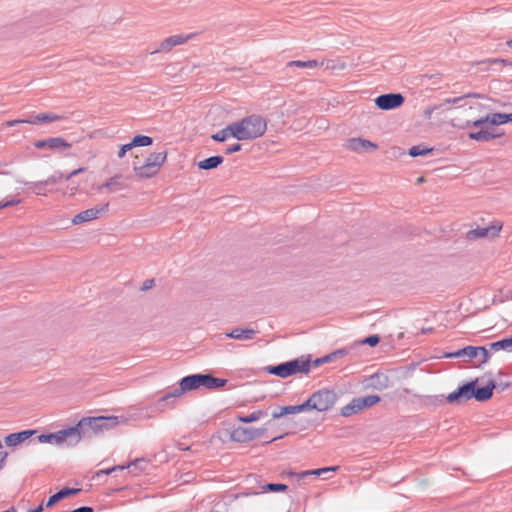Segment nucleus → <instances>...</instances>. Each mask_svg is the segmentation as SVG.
<instances>
[{
	"label": "nucleus",
	"instance_id": "b1692460",
	"mask_svg": "<svg viewBox=\"0 0 512 512\" xmlns=\"http://www.w3.org/2000/svg\"><path fill=\"white\" fill-rule=\"evenodd\" d=\"M230 137L235 138V130L232 123L211 136L213 140L218 142H224Z\"/></svg>",
	"mask_w": 512,
	"mask_h": 512
},
{
	"label": "nucleus",
	"instance_id": "dca6fc26",
	"mask_svg": "<svg viewBox=\"0 0 512 512\" xmlns=\"http://www.w3.org/2000/svg\"><path fill=\"white\" fill-rule=\"evenodd\" d=\"M502 229V224L499 222L493 223L492 225L485 228H476L468 232L469 238H485V237H496L499 235Z\"/></svg>",
	"mask_w": 512,
	"mask_h": 512
},
{
	"label": "nucleus",
	"instance_id": "37998d69",
	"mask_svg": "<svg viewBox=\"0 0 512 512\" xmlns=\"http://www.w3.org/2000/svg\"><path fill=\"white\" fill-rule=\"evenodd\" d=\"M34 146L38 149H48L49 148V138L44 139V140L35 141Z\"/></svg>",
	"mask_w": 512,
	"mask_h": 512
},
{
	"label": "nucleus",
	"instance_id": "a211bd4d",
	"mask_svg": "<svg viewBox=\"0 0 512 512\" xmlns=\"http://www.w3.org/2000/svg\"><path fill=\"white\" fill-rule=\"evenodd\" d=\"M36 433V430H25L18 433H11L7 435L4 439V442L7 446H17L25 440L29 439L32 435Z\"/></svg>",
	"mask_w": 512,
	"mask_h": 512
},
{
	"label": "nucleus",
	"instance_id": "f257e3e1",
	"mask_svg": "<svg viewBox=\"0 0 512 512\" xmlns=\"http://www.w3.org/2000/svg\"><path fill=\"white\" fill-rule=\"evenodd\" d=\"M235 138L239 141H249L262 137L267 130V121L259 114H252L233 122Z\"/></svg>",
	"mask_w": 512,
	"mask_h": 512
},
{
	"label": "nucleus",
	"instance_id": "bf43d9fd",
	"mask_svg": "<svg viewBox=\"0 0 512 512\" xmlns=\"http://www.w3.org/2000/svg\"><path fill=\"white\" fill-rule=\"evenodd\" d=\"M0 448H2V443L0 442Z\"/></svg>",
	"mask_w": 512,
	"mask_h": 512
},
{
	"label": "nucleus",
	"instance_id": "20e7f679",
	"mask_svg": "<svg viewBox=\"0 0 512 512\" xmlns=\"http://www.w3.org/2000/svg\"><path fill=\"white\" fill-rule=\"evenodd\" d=\"M82 440L81 430L76 428V426L69 427L67 429L59 430L54 433L42 434L38 436V441L40 443L54 444L58 446H62L64 444L67 445H76Z\"/></svg>",
	"mask_w": 512,
	"mask_h": 512
},
{
	"label": "nucleus",
	"instance_id": "ea45409f",
	"mask_svg": "<svg viewBox=\"0 0 512 512\" xmlns=\"http://www.w3.org/2000/svg\"><path fill=\"white\" fill-rule=\"evenodd\" d=\"M27 119H15V120H8L2 123V127H13L19 124L26 123Z\"/></svg>",
	"mask_w": 512,
	"mask_h": 512
},
{
	"label": "nucleus",
	"instance_id": "423d86ee",
	"mask_svg": "<svg viewBox=\"0 0 512 512\" xmlns=\"http://www.w3.org/2000/svg\"><path fill=\"white\" fill-rule=\"evenodd\" d=\"M337 400V396L333 391L328 389L319 390L313 393L304 403V411L316 410L325 412L331 409Z\"/></svg>",
	"mask_w": 512,
	"mask_h": 512
},
{
	"label": "nucleus",
	"instance_id": "2eb2a0df",
	"mask_svg": "<svg viewBox=\"0 0 512 512\" xmlns=\"http://www.w3.org/2000/svg\"><path fill=\"white\" fill-rule=\"evenodd\" d=\"M126 188L125 183L121 179V175H114L108 178L103 184L99 185L97 192L114 193Z\"/></svg>",
	"mask_w": 512,
	"mask_h": 512
},
{
	"label": "nucleus",
	"instance_id": "72a5a7b5",
	"mask_svg": "<svg viewBox=\"0 0 512 512\" xmlns=\"http://www.w3.org/2000/svg\"><path fill=\"white\" fill-rule=\"evenodd\" d=\"M290 66H295L299 68H316L320 66V63L317 60H309V61H292L289 63Z\"/></svg>",
	"mask_w": 512,
	"mask_h": 512
},
{
	"label": "nucleus",
	"instance_id": "de8ad7c7",
	"mask_svg": "<svg viewBox=\"0 0 512 512\" xmlns=\"http://www.w3.org/2000/svg\"><path fill=\"white\" fill-rule=\"evenodd\" d=\"M153 285H154V280H153V279L146 280V281L143 283L142 290H148V289H150L151 287H153Z\"/></svg>",
	"mask_w": 512,
	"mask_h": 512
},
{
	"label": "nucleus",
	"instance_id": "4be33fe9",
	"mask_svg": "<svg viewBox=\"0 0 512 512\" xmlns=\"http://www.w3.org/2000/svg\"><path fill=\"white\" fill-rule=\"evenodd\" d=\"M304 411L303 403L300 405H293V406H283L279 407L277 411H274L272 414V417L274 419L280 418L287 414H297Z\"/></svg>",
	"mask_w": 512,
	"mask_h": 512
},
{
	"label": "nucleus",
	"instance_id": "8fccbe9b",
	"mask_svg": "<svg viewBox=\"0 0 512 512\" xmlns=\"http://www.w3.org/2000/svg\"><path fill=\"white\" fill-rule=\"evenodd\" d=\"M71 512H93V509L91 507H80Z\"/></svg>",
	"mask_w": 512,
	"mask_h": 512
},
{
	"label": "nucleus",
	"instance_id": "bb28decb",
	"mask_svg": "<svg viewBox=\"0 0 512 512\" xmlns=\"http://www.w3.org/2000/svg\"><path fill=\"white\" fill-rule=\"evenodd\" d=\"M338 469H339L338 466H332V467H325V468H319V469H314V470H307V471H303L301 473H297L294 475L297 476L298 479H303L306 476H310V475L320 476L329 471L336 472Z\"/></svg>",
	"mask_w": 512,
	"mask_h": 512
},
{
	"label": "nucleus",
	"instance_id": "1a4fd4ad",
	"mask_svg": "<svg viewBox=\"0 0 512 512\" xmlns=\"http://www.w3.org/2000/svg\"><path fill=\"white\" fill-rule=\"evenodd\" d=\"M309 370V364L299 361H290L277 366L269 368V372L281 378H286L297 372H307Z\"/></svg>",
	"mask_w": 512,
	"mask_h": 512
},
{
	"label": "nucleus",
	"instance_id": "6e6552de",
	"mask_svg": "<svg viewBox=\"0 0 512 512\" xmlns=\"http://www.w3.org/2000/svg\"><path fill=\"white\" fill-rule=\"evenodd\" d=\"M507 122L512 123V113L506 114V113H492L488 114L485 117H482L480 119L474 120L470 122L469 120L462 122V123H456L454 119L451 120V125L453 127H458L461 129L467 128L470 125L473 127H480L484 124H490L493 126H499L506 124Z\"/></svg>",
	"mask_w": 512,
	"mask_h": 512
},
{
	"label": "nucleus",
	"instance_id": "e433bc0d",
	"mask_svg": "<svg viewBox=\"0 0 512 512\" xmlns=\"http://www.w3.org/2000/svg\"><path fill=\"white\" fill-rule=\"evenodd\" d=\"M185 390H182V386L179 384V387L173 389L171 392L167 393L162 400L165 401L168 398H178L185 394Z\"/></svg>",
	"mask_w": 512,
	"mask_h": 512
},
{
	"label": "nucleus",
	"instance_id": "c9c22d12",
	"mask_svg": "<svg viewBox=\"0 0 512 512\" xmlns=\"http://www.w3.org/2000/svg\"><path fill=\"white\" fill-rule=\"evenodd\" d=\"M264 491H271V492H279V491H285L287 489V486L285 484H279V483H270L263 487Z\"/></svg>",
	"mask_w": 512,
	"mask_h": 512
},
{
	"label": "nucleus",
	"instance_id": "a878e982",
	"mask_svg": "<svg viewBox=\"0 0 512 512\" xmlns=\"http://www.w3.org/2000/svg\"><path fill=\"white\" fill-rule=\"evenodd\" d=\"M223 162V157L221 156H212L207 159H204L198 163V167L203 170H210L217 168Z\"/></svg>",
	"mask_w": 512,
	"mask_h": 512
},
{
	"label": "nucleus",
	"instance_id": "f704fd0d",
	"mask_svg": "<svg viewBox=\"0 0 512 512\" xmlns=\"http://www.w3.org/2000/svg\"><path fill=\"white\" fill-rule=\"evenodd\" d=\"M360 401L362 404V408L365 409L377 404L380 401V397L378 395H368L365 397H361Z\"/></svg>",
	"mask_w": 512,
	"mask_h": 512
},
{
	"label": "nucleus",
	"instance_id": "a18cd8bd",
	"mask_svg": "<svg viewBox=\"0 0 512 512\" xmlns=\"http://www.w3.org/2000/svg\"><path fill=\"white\" fill-rule=\"evenodd\" d=\"M481 63H488V64L501 63V64H506V61L504 59H500V58H493V59L484 60Z\"/></svg>",
	"mask_w": 512,
	"mask_h": 512
},
{
	"label": "nucleus",
	"instance_id": "c756f323",
	"mask_svg": "<svg viewBox=\"0 0 512 512\" xmlns=\"http://www.w3.org/2000/svg\"><path fill=\"white\" fill-rule=\"evenodd\" d=\"M153 143V139L146 135H136L130 141L132 147H146L150 146Z\"/></svg>",
	"mask_w": 512,
	"mask_h": 512
},
{
	"label": "nucleus",
	"instance_id": "aec40b11",
	"mask_svg": "<svg viewBox=\"0 0 512 512\" xmlns=\"http://www.w3.org/2000/svg\"><path fill=\"white\" fill-rule=\"evenodd\" d=\"M86 167H79L73 171H71L68 175H66L65 177H63L62 174H59V176H56V175H53V176H50L47 180L45 181H40V182H36L34 183V186L35 187H38V186H42L44 184H55L57 183L59 180H61L62 178H65L66 180H69L70 178L78 175V174H81V173H84L86 171Z\"/></svg>",
	"mask_w": 512,
	"mask_h": 512
},
{
	"label": "nucleus",
	"instance_id": "79ce46f5",
	"mask_svg": "<svg viewBox=\"0 0 512 512\" xmlns=\"http://www.w3.org/2000/svg\"><path fill=\"white\" fill-rule=\"evenodd\" d=\"M60 500H62V498L60 497V495H59V494H58V492H57L56 494L52 495V496L48 499V501H47V503H46V506H47V507H52V506H54L56 503H58Z\"/></svg>",
	"mask_w": 512,
	"mask_h": 512
},
{
	"label": "nucleus",
	"instance_id": "864d4df0",
	"mask_svg": "<svg viewBox=\"0 0 512 512\" xmlns=\"http://www.w3.org/2000/svg\"><path fill=\"white\" fill-rule=\"evenodd\" d=\"M336 355H344V352L343 351H337V352L333 353L331 356H328L327 359H330L332 356H336Z\"/></svg>",
	"mask_w": 512,
	"mask_h": 512
},
{
	"label": "nucleus",
	"instance_id": "412c9836",
	"mask_svg": "<svg viewBox=\"0 0 512 512\" xmlns=\"http://www.w3.org/2000/svg\"><path fill=\"white\" fill-rule=\"evenodd\" d=\"M256 334V331L254 329L250 328H236L232 330L230 333L227 334L228 337L238 339V340H250L252 339Z\"/></svg>",
	"mask_w": 512,
	"mask_h": 512
},
{
	"label": "nucleus",
	"instance_id": "f03ea898",
	"mask_svg": "<svg viewBox=\"0 0 512 512\" xmlns=\"http://www.w3.org/2000/svg\"><path fill=\"white\" fill-rule=\"evenodd\" d=\"M120 424L117 416L84 417L75 426L81 430L83 437H93L112 430Z\"/></svg>",
	"mask_w": 512,
	"mask_h": 512
},
{
	"label": "nucleus",
	"instance_id": "09e8293b",
	"mask_svg": "<svg viewBox=\"0 0 512 512\" xmlns=\"http://www.w3.org/2000/svg\"><path fill=\"white\" fill-rule=\"evenodd\" d=\"M124 468H125L124 466H115V467H113V468H111V469H105V470H103V471H101V472H102V473H105V474H110V473H112L113 471H115V470H117V469H119V470H123Z\"/></svg>",
	"mask_w": 512,
	"mask_h": 512
},
{
	"label": "nucleus",
	"instance_id": "603ef678",
	"mask_svg": "<svg viewBox=\"0 0 512 512\" xmlns=\"http://www.w3.org/2000/svg\"><path fill=\"white\" fill-rule=\"evenodd\" d=\"M33 187L35 188V193H36L37 195H42V194H43V193L41 192V191H42V188H40L41 186L35 187V186L33 185Z\"/></svg>",
	"mask_w": 512,
	"mask_h": 512
},
{
	"label": "nucleus",
	"instance_id": "39448f33",
	"mask_svg": "<svg viewBox=\"0 0 512 512\" xmlns=\"http://www.w3.org/2000/svg\"><path fill=\"white\" fill-rule=\"evenodd\" d=\"M226 383H227L226 379L215 378L209 374L189 375V376L182 378L180 381L182 390H185V392L196 390L200 387H205L207 389H217V388L225 386Z\"/></svg>",
	"mask_w": 512,
	"mask_h": 512
},
{
	"label": "nucleus",
	"instance_id": "f3484780",
	"mask_svg": "<svg viewBox=\"0 0 512 512\" xmlns=\"http://www.w3.org/2000/svg\"><path fill=\"white\" fill-rule=\"evenodd\" d=\"M256 432L253 429L246 427H237L230 433V439L235 442L244 443L253 440Z\"/></svg>",
	"mask_w": 512,
	"mask_h": 512
},
{
	"label": "nucleus",
	"instance_id": "9b49d317",
	"mask_svg": "<svg viewBox=\"0 0 512 512\" xmlns=\"http://www.w3.org/2000/svg\"><path fill=\"white\" fill-rule=\"evenodd\" d=\"M344 147L354 153L373 152L378 148L376 143L360 137L347 139L344 143Z\"/></svg>",
	"mask_w": 512,
	"mask_h": 512
},
{
	"label": "nucleus",
	"instance_id": "a19ab883",
	"mask_svg": "<svg viewBox=\"0 0 512 512\" xmlns=\"http://www.w3.org/2000/svg\"><path fill=\"white\" fill-rule=\"evenodd\" d=\"M132 148H133V147H132V145L130 144V142H129V143H127V144L122 145V146L120 147L119 151H118V158L122 159V158L126 155V153H127L128 151H130Z\"/></svg>",
	"mask_w": 512,
	"mask_h": 512
},
{
	"label": "nucleus",
	"instance_id": "4d7b16f0",
	"mask_svg": "<svg viewBox=\"0 0 512 512\" xmlns=\"http://www.w3.org/2000/svg\"><path fill=\"white\" fill-rule=\"evenodd\" d=\"M4 512H17V511H16L14 508H11V509L6 510V511H4Z\"/></svg>",
	"mask_w": 512,
	"mask_h": 512
},
{
	"label": "nucleus",
	"instance_id": "c03bdc74",
	"mask_svg": "<svg viewBox=\"0 0 512 512\" xmlns=\"http://www.w3.org/2000/svg\"><path fill=\"white\" fill-rule=\"evenodd\" d=\"M240 150H241V145L239 143H236V144H233V145L229 146L226 149V153L231 154V153H234V152H238Z\"/></svg>",
	"mask_w": 512,
	"mask_h": 512
},
{
	"label": "nucleus",
	"instance_id": "393cba45",
	"mask_svg": "<svg viewBox=\"0 0 512 512\" xmlns=\"http://www.w3.org/2000/svg\"><path fill=\"white\" fill-rule=\"evenodd\" d=\"M71 143H69L63 137H51L49 138V148L50 150H67L71 148Z\"/></svg>",
	"mask_w": 512,
	"mask_h": 512
},
{
	"label": "nucleus",
	"instance_id": "6e6d98bb",
	"mask_svg": "<svg viewBox=\"0 0 512 512\" xmlns=\"http://www.w3.org/2000/svg\"><path fill=\"white\" fill-rule=\"evenodd\" d=\"M77 192V188H72L70 194L74 195Z\"/></svg>",
	"mask_w": 512,
	"mask_h": 512
},
{
	"label": "nucleus",
	"instance_id": "4c0bfd02",
	"mask_svg": "<svg viewBox=\"0 0 512 512\" xmlns=\"http://www.w3.org/2000/svg\"><path fill=\"white\" fill-rule=\"evenodd\" d=\"M79 492H80V489H77V488H64V489L60 490L58 492V494L60 495V497L62 499H64L69 496L76 495Z\"/></svg>",
	"mask_w": 512,
	"mask_h": 512
},
{
	"label": "nucleus",
	"instance_id": "4468645a",
	"mask_svg": "<svg viewBox=\"0 0 512 512\" xmlns=\"http://www.w3.org/2000/svg\"><path fill=\"white\" fill-rule=\"evenodd\" d=\"M481 356V362L485 363L489 359L488 351L484 347H474V346H467L463 349H460L456 352L447 353L445 354L446 358H458L461 356H467L469 358H476L477 356Z\"/></svg>",
	"mask_w": 512,
	"mask_h": 512
},
{
	"label": "nucleus",
	"instance_id": "c85d7f7f",
	"mask_svg": "<svg viewBox=\"0 0 512 512\" xmlns=\"http://www.w3.org/2000/svg\"><path fill=\"white\" fill-rule=\"evenodd\" d=\"M490 348L494 351L506 350L512 352V336L510 338H505L500 341L491 343Z\"/></svg>",
	"mask_w": 512,
	"mask_h": 512
},
{
	"label": "nucleus",
	"instance_id": "0eeeda50",
	"mask_svg": "<svg viewBox=\"0 0 512 512\" xmlns=\"http://www.w3.org/2000/svg\"><path fill=\"white\" fill-rule=\"evenodd\" d=\"M166 159L167 152H153L147 156L144 164L134 166L133 170L139 178H151L160 171Z\"/></svg>",
	"mask_w": 512,
	"mask_h": 512
},
{
	"label": "nucleus",
	"instance_id": "13d9d810",
	"mask_svg": "<svg viewBox=\"0 0 512 512\" xmlns=\"http://www.w3.org/2000/svg\"><path fill=\"white\" fill-rule=\"evenodd\" d=\"M424 181L423 177L418 178L417 182L422 183Z\"/></svg>",
	"mask_w": 512,
	"mask_h": 512
},
{
	"label": "nucleus",
	"instance_id": "5701e85b",
	"mask_svg": "<svg viewBox=\"0 0 512 512\" xmlns=\"http://www.w3.org/2000/svg\"><path fill=\"white\" fill-rule=\"evenodd\" d=\"M363 410L360 398L353 399L349 404L341 408V415L349 417Z\"/></svg>",
	"mask_w": 512,
	"mask_h": 512
},
{
	"label": "nucleus",
	"instance_id": "f8f14e48",
	"mask_svg": "<svg viewBox=\"0 0 512 512\" xmlns=\"http://www.w3.org/2000/svg\"><path fill=\"white\" fill-rule=\"evenodd\" d=\"M195 34H176L162 40L154 53H168L174 47L183 45L191 40Z\"/></svg>",
	"mask_w": 512,
	"mask_h": 512
},
{
	"label": "nucleus",
	"instance_id": "9d476101",
	"mask_svg": "<svg viewBox=\"0 0 512 512\" xmlns=\"http://www.w3.org/2000/svg\"><path fill=\"white\" fill-rule=\"evenodd\" d=\"M108 209H109L108 202L103 203L101 205H97V206L89 208V209H86V210L76 214L72 218V220H71L72 224L79 225V224H82L85 222L96 220V219L100 218L101 216H103L104 214H106L108 212Z\"/></svg>",
	"mask_w": 512,
	"mask_h": 512
},
{
	"label": "nucleus",
	"instance_id": "5fc2aeb1",
	"mask_svg": "<svg viewBox=\"0 0 512 512\" xmlns=\"http://www.w3.org/2000/svg\"><path fill=\"white\" fill-rule=\"evenodd\" d=\"M506 45H507V47H509L510 49H512V39H511V40L506 41Z\"/></svg>",
	"mask_w": 512,
	"mask_h": 512
},
{
	"label": "nucleus",
	"instance_id": "ddd939ff",
	"mask_svg": "<svg viewBox=\"0 0 512 512\" xmlns=\"http://www.w3.org/2000/svg\"><path fill=\"white\" fill-rule=\"evenodd\" d=\"M405 98L399 93H389L378 96L375 105L381 110H392L403 105Z\"/></svg>",
	"mask_w": 512,
	"mask_h": 512
},
{
	"label": "nucleus",
	"instance_id": "3c124183",
	"mask_svg": "<svg viewBox=\"0 0 512 512\" xmlns=\"http://www.w3.org/2000/svg\"><path fill=\"white\" fill-rule=\"evenodd\" d=\"M17 203H19V201H8V202H5V203H2V204H0V209L4 208V207H7V206L15 205Z\"/></svg>",
	"mask_w": 512,
	"mask_h": 512
},
{
	"label": "nucleus",
	"instance_id": "cd10ccee",
	"mask_svg": "<svg viewBox=\"0 0 512 512\" xmlns=\"http://www.w3.org/2000/svg\"><path fill=\"white\" fill-rule=\"evenodd\" d=\"M462 99H463V97H456V98H452V99H446L444 101V103L441 104V105H436V106L427 108L424 111V115H425L426 118L430 119L432 117V114L434 113V111L441 109L445 105H451V104L459 103Z\"/></svg>",
	"mask_w": 512,
	"mask_h": 512
},
{
	"label": "nucleus",
	"instance_id": "7c9ffc66",
	"mask_svg": "<svg viewBox=\"0 0 512 512\" xmlns=\"http://www.w3.org/2000/svg\"><path fill=\"white\" fill-rule=\"evenodd\" d=\"M496 135L490 133L488 130H480L469 134V138L475 141H489L495 138Z\"/></svg>",
	"mask_w": 512,
	"mask_h": 512
},
{
	"label": "nucleus",
	"instance_id": "6ab92c4d",
	"mask_svg": "<svg viewBox=\"0 0 512 512\" xmlns=\"http://www.w3.org/2000/svg\"><path fill=\"white\" fill-rule=\"evenodd\" d=\"M61 115L55 113H39L33 117L27 119L26 123L31 125H37L40 123H52L62 120Z\"/></svg>",
	"mask_w": 512,
	"mask_h": 512
},
{
	"label": "nucleus",
	"instance_id": "7ed1b4c3",
	"mask_svg": "<svg viewBox=\"0 0 512 512\" xmlns=\"http://www.w3.org/2000/svg\"><path fill=\"white\" fill-rule=\"evenodd\" d=\"M495 384L490 382L486 387L475 389V383L470 382L458 388V390L448 394L447 401L450 403H462L475 397L477 401L483 402L492 397Z\"/></svg>",
	"mask_w": 512,
	"mask_h": 512
},
{
	"label": "nucleus",
	"instance_id": "473e14b6",
	"mask_svg": "<svg viewBox=\"0 0 512 512\" xmlns=\"http://www.w3.org/2000/svg\"><path fill=\"white\" fill-rule=\"evenodd\" d=\"M264 416V413L260 410L252 412L248 416H238L237 419L243 423H251L260 420Z\"/></svg>",
	"mask_w": 512,
	"mask_h": 512
},
{
	"label": "nucleus",
	"instance_id": "2f4dec72",
	"mask_svg": "<svg viewBox=\"0 0 512 512\" xmlns=\"http://www.w3.org/2000/svg\"><path fill=\"white\" fill-rule=\"evenodd\" d=\"M432 148H428L424 145H415L409 149V155L411 157L425 156L432 152Z\"/></svg>",
	"mask_w": 512,
	"mask_h": 512
},
{
	"label": "nucleus",
	"instance_id": "49530a36",
	"mask_svg": "<svg viewBox=\"0 0 512 512\" xmlns=\"http://www.w3.org/2000/svg\"><path fill=\"white\" fill-rule=\"evenodd\" d=\"M8 453L7 452H1L0 453V469H2L6 463Z\"/></svg>",
	"mask_w": 512,
	"mask_h": 512
},
{
	"label": "nucleus",
	"instance_id": "58836bf2",
	"mask_svg": "<svg viewBox=\"0 0 512 512\" xmlns=\"http://www.w3.org/2000/svg\"><path fill=\"white\" fill-rule=\"evenodd\" d=\"M380 339L377 335H371L369 337H366L365 339L361 340V344H367L369 346H376L379 343Z\"/></svg>",
	"mask_w": 512,
	"mask_h": 512
}]
</instances>
